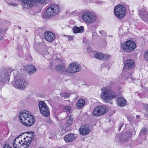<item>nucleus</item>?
<instances>
[{"instance_id":"obj_1","label":"nucleus","mask_w":148,"mask_h":148,"mask_svg":"<svg viewBox=\"0 0 148 148\" xmlns=\"http://www.w3.org/2000/svg\"><path fill=\"white\" fill-rule=\"evenodd\" d=\"M18 119L23 124L28 127L33 125L35 122L34 117L31 115L29 112L25 110L19 113Z\"/></svg>"},{"instance_id":"obj_2","label":"nucleus","mask_w":148,"mask_h":148,"mask_svg":"<svg viewBox=\"0 0 148 148\" xmlns=\"http://www.w3.org/2000/svg\"><path fill=\"white\" fill-rule=\"evenodd\" d=\"M22 135L18 136L14 139L13 143L14 148H27L30 144L32 140L31 136H27L22 140L20 138Z\"/></svg>"},{"instance_id":"obj_3","label":"nucleus","mask_w":148,"mask_h":148,"mask_svg":"<svg viewBox=\"0 0 148 148\" xmlns=\"http://www.w3.org/2000/svg\"><path fill=\"white\" fill-rule=\"evenodd\" d=\"M124 68L125 72H123L121 75L119 76V80H125L127 79L128 76L131 75L133 71L132 69L134 67V62L132 59H128L124 62Z\"/></svg>"},{"instance_id":"obj_4","label":"nucleus","mask_w":148,"mask_h":148,"mask_svg":"<svg viewBox=\"0 0 148 148\" xmlns=\"http://www.w3.org/2000/svg\"><path fill=\"white\" fill-rule=\"evenodd\" d=\"M101 90V98L104 103H107L116 97L114 92L110 86L103 87Z\"/></svg>"},{"instance_id":"obj_5","label":"nucleus","mask_w":148,"mask_h":148,"mask_svg":"<svg viewBox=\"0 0 148 148\" xmlns=\"http://www.w3.org/2000/svg\"><path fill=\"white\" fill-rule=\"evenodd\" d=\"M82 18L86 23L92 24L95 21L97 16L93 12L88 11L83 14Z\"/></svg>"},{"instance_id":"obj_6","label":"nucleus","mask_w":148,"mask_h":148,"mask_svg":"<svg viewBox=\"0 0 148 148\" xmlns=\"http://www.w3.org/2000/svg\"><path fill=\"white\" fill-rule=\"evenodd\" d=\"M136 43L133 41L128 40L121 45L122 49L128 52L133 51L136 47Z\"/></svg>"},{"instance_id":"obj_7","label":"nucleus","mask_w":148,"mask_h":148,"mask_svg":"<svg viewBox=\"0 0 148 148\" xmlns=\"http://www.w3.org/2000/svg\"><path fill=\"white\" fill-rule=\"evenodd\" d=\"M108 111V109L106 105L98 106L94 109L92 114L94 116L97 117L104 114Z\"/></svg>"},{"instance_id":"obj_8","label":"nucleus","mask_w":148,"mask_h":148,"mask_svg":"<svg viewBox=\"0 0 148 148\" xmlns=\"http://www.w3.org/2000/svg\"><path fill=\"white\" fill-rule=\"evenodd\" d=\"M126 9L125 6L122 5H119L116 6L114 9V12L115 16L118 18L121 19L125 16Z\"/></svg>"},{"instance_id":"obj_9","label":"nucleus","mask_w":148,"mask_h":148,"mask_svg":"<svg viewBox=\"0 0 148 148\" xmlns=\"http://www.w3.org/2000/svg\"><path fill=\"white\" fill-rule=\"evenodd\" d=\"M59 10V7L57 5H51L47 9L44 14L47 17H50L56 15Z\"/></svg>"},{"instance_id":"obj_10","label":"nucleus","mask_w":148,"mask_h":148,"mask_svg":"<svg viewBox=\"0 0 148 148\" xmlns=\"http://www.w3.org/2000/svg\"><path fill=\"white\" fill-rule=\"evenodd\" d=\"M81 69V65L76 62L71 63L68 68V74L69 73H74L80 71Z\"/></svg>"},{"instance_id":"obj_11","label":"nucleus","mask_w":148,"mask_h":148,"mask_svg":"<svg viewBox=\"0 0 148 148\" xmlns=\"http://www.w3.org/2000/svg\"><path fill=\"white\" fill-rule=\"evenodd\" d=\"M38 106L41 114L45 116H48L49 114V111L45 103L43 101H40Z\"/></svg>"},{"instance_id":"obj_12","label":"nucleus","mask_w":148,"mask_h":148,"mask_svg":"<svg viewBox=\"0 0 148 148\" xmlns=\"http://www.w3.org/2000/svg\"><path fill=\"white\" fill-rule=\"evenodd\" d=\"M93 55L96 59L104 61L110 58L111 56L109 55H105L97 52H95L94 53Z\"/></svg>"},{"instance_id":"obj_13","label":"nucleus","mask_w":148,"mask_h":148,"mask_svg":"<svg viewBox=\"0 0 148 148\" xmlns=\"http://www.w3.org/2000/svg\"><path fill=\"white\" fill-rule=\"evenodd\" d=\"M90 128L88 125H83L79 129V132L82 135L85 136L87 135L90 132Z\"/></svg>"},{"instance_id":"obj_14","label":"nucleus","mask_w":148,"mask_h":148,"mask_svg":"<svg viewBox=\"0 0 148 148\" xmlns=\"http://www.w3.org/2000/svg\"><path fill=\"white\" fill-rule=\"evenodd\" d=\"M44 36L45 39L47 41L49 42L54 40L56 38L55 35L52 32L50 31L45 32Z\"/></svg>"},{"instance_id":"obj_15","label":"nucleus","mask_w":148,"mask_h":148,"mask_svg":"<svg viewBox=\"0 0 148 148\" xmlns=\"http://www.w3.org/2000/svg\"><path fill=\"white\" fill-rule=\"evenodd\" d=\"M55 69L57 71L62 74L68 75V69H67L64 65L61 64L56 65Z\"/></svg>"},{"instance_id":"obj_16","label":"nucleus","mask_w":148,"mask_h":148,"mask_svg":"<svg viewBox=\"0 0 148 148\" xmlns=\"http://www.w3.org/2000/svg\"><path fill=\"white\" fill-rule=\"evenodd\" d=\"M46 1V0H23V3L31 6L38 3L40 4H43Z\"/></svg>"},{"instance_id":"obj_17","label":"nucleus","mask_w":148,"mask_h":148,"mask_svg":"<svg viewBox=\"0 0 148 148\" xmlns=\"http://www.w3.org/2000/svg\"><path fill=\"white\" fill-rule=\"evenodd\" d=\"M10 75L8 72L3 74L0 73V81L3 83H8L9 82Z\"/></svg>"},{"instance_id":"obj_18","label":"nucleus","mask_w":148,"mask_h":148,"mask_svg":"<svg viewBox=\"0 0 148 148\" xmlns=\"http://www.w3.org/2000/svg\"><path fill=\"white\" fill-rule=\"evenodd\" d=\"M117 105L120 106H123L126 104V101L125 99L121 96H118L116 98Z\"/></svg>"},{"instance_id":"obj_19","label":"nucleus","mask_w":148,"mask_h":148,"mask_svg":"<svg viewBox=\"0 0 148 148\" xmlns=\"http://www.w3.org/2000/svg\"><path fill=\"white\" fill-rule=\"evenodd\" d=\"M139 15L144 21L148 18V14L147 10L144 9H142L139 11Z\"/></svg>"},{"instance_id":"obj_20","label":"nucleus","mask_w":148,"mask_h":148,"mask_svg":"<svg viewBox=\"0 0 148 148\" xmlns=\"http://www.w3.org/2000/svg\"><path fill=\"white\" fill-rule=\"evenodd\" d=\"M75 139V137L73 134H68L65 135L64 140L66 142H71Z\"/></svg>"},{"instance_id":"obj_21","label":"nucleus","mask_w":148,"mask_h":148,"mask_svg":"<svg viewBox=\"0 0 148 148\" xmlns=\"http://www.w3.org/2000/svg\"><path fill=\"white\" fill-rule=\"evenodd\" d=\"M13 86L16 88L20 90L25 89L27 87V84H13Z\"/></svg>"},{"instance_id":"obj_22","label":"nucleus","mask_w":148,"mask_h":148,"mask_svg":"<svg viewBox=\"0 0 148 148\" xmlns=\"http://www.w3.org/2000/svg\"><path fill=\"white\" fill-rule=\"evenodd\" d=\"M73 30L74 33H77L83 32L84 29L82 26H81L80 27H75L73 28Z\"/></svg>"},{"instance_id":"obj_23","label":"nucleus","mask_w":148,"mask_h":148,"mask_svg":"<svg viewBox=\"0 0 148 148\" xmlns=\"http://www.w3.org/2000/svg\"><path fill=\"white\" fill-rule=\"evenodd\" d=\"M85 103V100L82 99H79L76 104V106L78 109H80L83 107Z\"/></svg>"},{"instance_id":"obj_24","label":"nucleus","mask_w":148,"mask_h":148,"mask_svg":"<svg viewBox=\"0 0 148 148\" xmlns=\"http://www.w3.org/2000/svg\"><path fill=\"white\" fill-rule=\"evenodd\" d=\"M129 139V137L126 136L125 134H123L119 136V140L121 142L127 141Z\"/></svg>"},{"instance_id":"obj_25","label":"nucleus","mask_w":148,"mask_h":148,"mask_svg":"<svg viewBox=\"0 0 148 148\" xmlns=\"http://www.w3.org/2000/svg\"><path fill=\"white\" fill-rule=\"evenodd\" d=\"M73 119L72 117L70 116L69 117V119L67 120L66 124L67 126H70L71 125L73 122Z\"/></svg>"},{"instance_id":"obj_26","label":"nucleus","mask_w":148,"mask_h":148,"mask_svg":"<svg viewBox=\"0 0 148 148\" xmlns=\"http://www.w3.org/2000/svg\"><path fill=\"white\" fill-rule=\"evenodd\" d=\"M30 69L29 71V74H33L36 71V67L32 65H30Z\"/></svg>"},{"instance_id":"obj_27","label":"nucleus","mask_w":148,"mask_h":148,"mask_svg":"<svg viewBox=\"0 0 148 148\" xmlns=\"http://www.w3.org/2000/svg\"><path fill=\"white\" fill-rule=\"evenodd\" d=\"M142 106L143 109L147 112V113H145V115L148 116V104L143 103Z\"/></svg>"},{"instance_id":"obj_28","label":"nucleus","mask_w":148,"mask_h":148,"mask_svg":"<svg viewBox=\"0 0 148 148\" xmlns=\"http://www.w3.org/2000/svg\"><path fill=\"white\" fill-rule=\"evenodd\" d=\"M15 80V83H25L26 82V81L24 80H23L21 79L20 78H17L16 79H14Z\"/></svg>"},{"instance_id":"obj_29","label":"nucleus","mask_w":148,"mask_h":148,"mask_svg":"<svg viewBox=\"0 0 148 148\" xmlns=\"http://www.w3.org/2000/svg\"><path fill=\"white\" fill-rule=\"evenodd\" d=\"M148 133V130L147 128H143L141 130L140 132V134H144L145 135L147 134Z\"/></svg>"},{"instance_id":"obj_30","label":"nucleus","mask_w":148,"mask_h":148,"mask_svg":"<svg viewBox=\"0 0 148 148\" xmlns=\"http://www.w3.org/2000/svg\"><path fill=\"white\" fill-rule=\"evenodd\" d=\"M64 109L65 111L68 113H70L71 110V107L69 106H65L64 108Z\"/></svg>"},{"instance_id":"obj_31","label":"nucleus","mask_w":148,"mask_h":148,"mask_svg":"<svg viewBox=\"0 0 148 148\" xmlns=\"http://www.w3.org/2000/svg\"><path fill=\"white\" fill-rule=\"evenodd\" d=\"M143 57L145 60L148 61V49L144 52Z\"/></svg>"},{"instance_id":"obj_32","label":"nucleus","mask_w":148,"mask_h":148,"mask_svg":"<svg viewBox=\"0 0 148 148\" xmlns=\"http://www.w3.org/2000/svg\"><path fill=\"white\" fill-rule=\"evenodd\" d=\"M61 96L64 98H68L70 96L69 94H67L66 93H61Z\"/></svg>"},{"instance_id":"obj_33","label":"nucleus","mask_w":148,"mask_h":148,"mask_svg":"<svg viewBox=\"0 0 148 148\" xmlns=\"http://www.w3.org/2000/svg\"><path fill=\"white\" fill-rule=\"evenodd\" d=\"M30 68V65H27L25 67L24 70L26 72L29 73Z\"/></svg>"},{"instance_id":"obj_34","label":"nucleus","mask_w":148,"mask_h":148,"mask_svg":"<svg viewBox=\"0 0 148 148\" xmlns=\"http://www.w3.org/2000/svg\"><path fill=\"white\" fill-rule=\"evenodd\" d=\"M99 32L103 36L105 37L106 36V33L104 31L101 30L99 31Z\"/></svg>"},{"instance_id":"obj_35","label":"nucleus","mask_w":148,"mask_h":148,"mask_svg":"<svg viewBox=\"0 0 148 148\" xmlns=\"http://www.w3.org/2000/svg\"><path fill=\"white\" fill-rule=\"evenodd\" d=\"M3 148H12L11 147H9L8 145H6L4 146Z\"/></svg>"},{"instance_id":"obj_36","label":"nucleus","mask_w":148,"mask_h":148,"mask_svg":"<svg viewBox=\"0 0 148 148\" xmlns=\"http://www.w3.org/2000/svg\"><path fill=\"white\" fill-rule=\"evenodd\" d=\"M123 125H121L119 126V131H120V130L121 129Z\"/></svg>"},{"instance_id":"obj_37","label":"nucleus","mask_w":148,"mask_h":148,"mask_svg":"<svg viewBox=\"0 0 148 148\" xmlns=\"http://www.w3.org/2000/svg\"><path fill=\"white\" fill-rule=\"evenodd\" d=\"M10 4L14 6H16L17 5L15 4V3H10Z\"/></svg>"},{"instance_id":"obj_38","label":"nucleus","mask_w":148,"mask_h":148,"mask_svg":"<svg viewBox=\"0 0 148 148\" xmlns=\"http://www.w3.org/2000/svg\"><path fill=\"white\" fill-rule=\"evenodd\" d=\"M136 117L137 119H139L140 118V116L139 115H137L136 116Z\"/></svg>"},{"instance_id":"obj_39","label":"nucleus","mask_w":148,"mask_h":148,"mask_svg":"<svg viewBox=\"0 0 148 148\" xmlns=\"http://www.w3.org/2000/svg\"><path fill=\"white\" fill-rule=\"evenodd\" d=\"M66 102H69V101H66Z\"/></svg>"},{"instance_id":"obj_40","label":"nucleus","mask_w":148,"mask_h":148,"mask_svg":"<svg viewBox=\"0 0 148 148\" xmlns=\"http://www.w3.org/2000/svg\"><path fill=\"white\" fill-rule=\"evenodd\" d=\"M38 148H44L43 147H39Z\"/></svg>"},{"instance_id":"obj_41","label":"nucleus","mask_w":148,"mask_h":148,"mask_svg":"<svg viewBox=\"0 0 148 148\" xmlns=\"http://www.w3.org/2000/svg\"><path fill=\"white\" fill-rule=\"evenodd\" d=\"M11 138V137H10V138H9V139H10Z\"/></svg>"},{"instance_id":"obj_42","label":"nucleus","mask_w":148,"mask_h":148,"mask_svg":"<svg viewBox=\"0 0 148 148\" xmlns=\"http://www.w3.org/2000/svg\"><path fill=\"white\" fill-rule=\"evenodd\" d=\"M1 12V10H0V12Z\"/></svg>"}]
</instances>
